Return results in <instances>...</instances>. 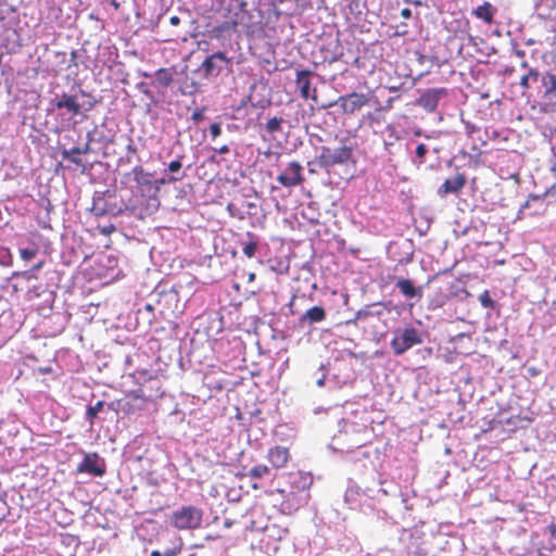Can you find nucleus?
Here are the masks:
<instances>
[{
    "instance_id": "nucleus-45",
    "label": "nucleus",
    "mask_w": 556,
    "mask_h": 556,
    "mask_svg": "<svg viewBox=\"0 0 556 556\" xmlns=\"http://www.w3.org/2000/svg\"><path fill=\"white\" fill-rule=\"evenodd\" d=\"M150 556H162V553L159 551H152Z\"/></svg>"
},
{
    "instance_id": "nucleus-15",
    "label": "nucleus",
    "mask_w": 556,
    "mask_h": 556,
    "mask_svg": "<svg viewBox=\"0 0 556 556\" xmlns=\"http://www.w3.org/2000/svg\"><path fill=\"white\" fill-rule=\"evenodd\" d=\"M396 288L406 299L422 298V287L414 286L413 281L409 279L399 278L396 280Z\"/></svg>"
},
{
    "instance_id": "nucleus-14",
    "label": "nucleus",
    "mask_w": 556,
    "mask_h": 556,
    "mask_svg": "<svg viewBox=\"0 0 556 556\" xmlns=\"http://www.w3.org/2000/svg\"><path fill=\"white\" fill-rule=\"evenodd\" d=\"M445 89H429L421 94L418 99V105L427 112H434L438 108L439 100L442 96H445Z\"/></svg>"
},
{
    "instance_id": "nucleus-42",
    "label": "nucleus",
    "mask_w": 556,
    "mask_h": 556,
    "mask_svg": "<svg viewBox=\"0 0 556 556\" xmlns=\"http://www.w3.org/2000/svg\"><path fill=\"white\" fill-rule=\"evenodd\" d=\"M548 531L552 535H556V525L555 523H551L548 526Z\"/></svg>"
},
{
    "instance_id": "nucleus-31",
    "label": "nucleus",
    "mask_w": 556,
    "mask_h": 556,
    "mask_svg": "<svg viewBox=\"0 0 556 556\" xmlns=\"http://www.w3.org/2000/svg\"><path fill=\"white\" fill-rule=\"evenodd\" d=\"M181 159H182V156H179L177 160H174L168 164V170L170 173H178L181 169V167H182Z\"/></svg>"
},
{
    "instance_id": "nucleus-51",
    "label": "nucleus",
    "mask_w": 556,
    "mask_h": 556,
    "mask_svg": "<svg viewBox=\"0 0 556 556\" xmlns=\"http://www.w3.org/2000/svg\"><path fill=\"white\" fill-rule=\"evenodd\" d=\"M43 372H50L51 369L50 368H46V369H42Z\"/></svg>"
},
{
    "instance_id": "nucleus-7",
    "label": "nucleus",
    "mask_w": 556,
    "mask_h": 556,
    "mask_svg": "<svg viewBox=\"0 0 556 556\" xmlns=\"http://www.w3.org/2000/svg\"><path fill=\"white\" fill-rule=\"evenodd\" d=\"M277 181L286 188L300 186L304 181L303 166L298 161H291L277 176Z\"/></svg>"
},
{
    "instance_id": "nucleus-33",
    "label": "nucleus",
    "mask_w": 556,
    "mask_h": 556,
    "mask_svg": "<svg viewBox=\"0 0 556 556\" xmlns=\"http://www.w3.org/2000/svg\"><path fill=\"white\" fill-rule=\"evenodd\" d=\"M204 112H205V109L204 108H201V109H197L192 115H191V119L194 122V123H199L201 121H203L204 118Z\"/></svg>"
},
{
    "instance_id": "nucleus-52",
    "label": "nucleus",
    "mask_w": 556,
    "mask_h": 556,
    "mask_svg": "<svg viewBox=\"0 0 556 556\" xmlns=\"http://www.w3.org/2000/svg\"><path fill=\"white\" fill-rule=\"evenodd\" d=\"M521 66H522V67H527V66H528L527 62H523V63L521 64Z\"/></svg>"
},
{
    "instance_id": "nucleus-16",
    "label": "nucleus",
    "mask_w": 556,
    "mask_h": 556,
    "mask_svg": "<svg viewBox=\"0 0 556 556\" xmlns=\"http://www.w3.org/2000/svg\"><path fill=\"white\" fill-rule=\"evenodd\" d=\"M496 12L497 9L491 2L484 1L472 11V15L483 21L485 24L492 25L494 23V15Z\"/></svg>"
},
{
    "instance_id": "nucleus-37",
    "label": "nucleus",
    "mask_w": 556,
    "mask_h": 556,
    "mask_svg": "<svg viewBox=\"0 0 556 556\" xmlns=\"http://www.w3.org/2000/svg\"><path fill=\"white\" fill-rule=\"evenodd\" d=\"M401 16L404 18H410L412 17V10L409 8H404L401 11Z\"/></svg>"
},
{
    "instance_id": "nucleus-27",
    "label": "nucleus",
    "mask_w": 556,
    "mask_h": 556,
    "mask_svg": "<svg viewBox=\"0 0 556 556\" xmlns=\"http://www.w3.org/2000/svg\"><path fill=\"white\" fill-rule=\"evenodd\" d=\"M126 399H129L131 401L141 400V401H148V396L143 392L142 388H139L137 390L127 391L125 394Z\"/></svg>"
},
{
    "instance_id": "nucleus-36",
    "label": "nucleus",
    "mask_w": 556,
    "mask_h": 556,
    "mask_svg": "<svg viewBox=\"0 0 556 556\" xmlns=\"http://www.w3.org/2000/svg\"><path fill=\"white\" fill-rule=\"evenodd\" d=\"M81 63L84 64V66L86 68H97L98 67V64L96 61L87 60V61H81Z\"/></svg>"
},
{
    "instance_id": "nucleus-4",
    "label": "nucleus",
    "mask_w": 556,
    "mask_h": 556,
    "mask_svg": "<svg viewBox=\"0 0 556 556\" xmlns=\"http://www.w3.org/2000/svg\"><path fill=\"white\" fill-rule=\"evenodd\" d=\"M353 154L352 148L342 146L336 149L321 147L320 153L316 161L320 167H331L337 164H343L351 160Z\"/></svg>"
},
{
    "instance_id": "nucleus-21",
    "label": "nucleus",
    "mask_w": 556,
    "mask_h": 556,
    "mask_svg": "<svg viewBox=\"0 0 556 556\" xmlns=\"http://www.w3.org/2000/svg\"><path fill=\"white\" fill-rule=\"evenodd\" d=\"M155 80L159 86L167 88L173 84V73L169 68H159L155 72Z\"/></svg>"
},
{
    "instance_id": "nucleus-49",
    "label": "nucleus",
    "mask_w": 556,
    "mask_h": 556,
    "mask_svg": "<svg viewBox=\"0 0 556 556\" xmlns=\"http://www.w3.org/2000/svg\"><path fill=\"white\" fill-rule=\"evenodd\" d=\"M146 308H147L148 311H152V305H151V304H148V305L146 306Z\"/></svg>"
},
{
    "instance_id": "nucleus-3",
    "label": "nucleus",
    "mask_w": 556,
    "mask_h": 556,
    "mask_svg": "<svg viewBox=\"0 0 556 556\" xmlns=\"http://www.w3.org/2000/svg\"><path fill=\"white\" fill-rule=\"evenodd\" d=\"M370 100L371 97L368 93L351 92L345 96H340L334 102L324 105L323 108H330L337 104L340 106L343 114L352 115L362 108L369 105Z\"/></svg>"
},
{
    "instance_id": "nucleus-18",
    "label": "nucleus",
    "mask_w": 556,
    "mask_h": 556,
    "mask_svg": "<svg viewBox=\"0 0 556 556\" xmlns=\"http://www.w3.org/2000/svg\"><path fill=\"white\" fill-rule=\"evenodd\" d=\"M301 319L309 324L320 323L326 319V311L321 306H313L303 314Z\"/></svg>"
},
{
    "instance_id": "nucleus-39",
    "label": "nucleus",
    "mask_w": 556,
    "mask_h": 556,
    "mask_svg": "<svg viewBox=\"0 0 556 556\" xmlns=\"http://www.w3.org/2000/svg\"><path fill=\"white\" fill-rule=\"evenodd\" d=\"M184 176H185V175H181V176H179V177L172 176V177H169V178L167 179V182H176V181H178V180L182 179V178H184ZM160 182H161V184H165V182H166V180H165V179H161V180H160Z\"/></svg>"
},
{
    "instance_id": "nucleus-29",
    "label": "nucleus",
    "mask_w": 556,
    "mask_h": 556,
    "mask_svg": "<svg viewBox=\"0 0 556 556\" xmlns=\"http://www.w3.org/2000/svg\"><path fill=\"white\" fill-rule=\"evenodd\" d=\"M37 249H21L20 256L23 261H30L37 255Z\"/></svg>"
},
{
    "instance_id": "nucleus-8",
    "label": "nucleus",
    "mask_w": 556,
    "mask_h": 556,
    "mask_svg": "<svg viewBox=\"0 0 556 556\" xmlns=\"http://www.w3.org/2000/svg\"><path fill=\"white\" fill-rule=\"evenodd\" d=\"M314 75L311 70H301L296 72L295 85L300 90V96L304 100L311 99L314 102L318 101V92L316 87H312L311 78Z\"/></svg>"
},
{
    "instance_id": "nucleus-40",
    "label": "nucleus",
    "mask_w": 556,
    "mask_h": 556,
    "mask_svg": "<svg viewBox=\"0 0 556 556\" xmlns=\"http://www.w3.org/2000/svg\"><path fill=\"white\" fill-rule=\"evenodd\" d=\"M169 24L172 26H178L180 24V17L177 15H173L169 17Z\"/></svg>"
},
{
    "instance_id": "nucleus-26",
    "label": "nucleus",
    "mask_w": 556,
    "mask_h": 556,
    "mask_svg": "<svg viewBox=\"0 0 556 556\" xmlns=\"http://www.w3.org/2000/svg\"><path fill=\"white\" fill-rule=\"evenodd\" d=\"M282 122V117H271L267 121L265 128L269 134L280 131Z\"/></svg>"
},
{
    "instance_id": "nucleus-9",
    "label": "nucleus",
    "mask_w": 556,
    "mask_h": 556,
    "mask_svg": "<svg viewBox=\"0 0 556 556\" xmlns=\"http://www.w3.org/2000/svg\"><path fill=\"white\" fill-rule=\"evenodd\" d=\"M77 472L102 477L105 473L104 460L97 453L86 454L77 466Z\"/></svg>"
},
{
    "instance_id": "nucleus-28",
    "label": "nucleus",
    "mask_w": 556,
    "mask_h": 556,
    "mask_svg": "<svg viewBox=\"0 0 556 556\" xmlns=\"http://www.w3.org/2000/svg\"><path fill=\"white\" fill-rule=\"evenodd\" d=\"M479 301L481 303V305L483 307H486V308H493L494 307V301L491 299L490 296V292L488 290H484L480 295H479Z\"/></svg>"
},
{
    "instance_id": "nucleus-30",
    "label": "nucleus",
    "mask_w": 556,
    "mask_h": 556,
    "mask_svg": "<svg viewBox=\"0 0 556 556\" xmlns=\"http://www.w3.org/2000/svg\"><path fill=\"white\" fill-rule=\"evenodd\" d=\"M428 153V148L425 143H419L417 147H416V155L418 157V163L419 164H422L424 163V157L426 156V154Z\"/></svg>"
},
{
    "instance_id": "nucleus-12",
    "label": "nucleus",
    "mask_w": 556,
    "mask_h": 556,
    "mask_svg": "<svg viewBox=\"0 0 556 556\" xmlns=\"http://www.w3.org/2000/svg\"><path fill=\"white\" fill-rule=\"evenodd\" d=\"M266 458L273 469L285 468L290 459L289 448L280 445L273 446L268 450Z\"/></svg>"
},
{
    "instance_id": "nucleus-38",
    "label": "nucleus",
    "mask_w": 556,
    "mask_h": 556,
    "mask_svg": "<svg viewBox=\"0 0 556 556\" xmlns=\"http://www.w3.org/2000/svg\"><path fill=\"white\" fill-rule=\"evenodd\" d=\"M115 230V227L113 225H109V226H105V227H102L101 228V232L103 235H110L112 233L113 231Z\"/></svg>"
},
{
    "instance_id": "nucleus-32",
    "label": "nucleus",
    "mask_w": 556,
    "mask_h": 556,
    "mask_svg": "<svg viewBox=\"0 0 556 556\" xmlns=\"http://www.w3.org/2000/svg\"><path fill=\"white\" fill-rule=\"evenodd\" d=\"M181 546H182V543L179 542V544L177 546L168 548L164 553H162V556H177L181 552Z\"/></svg>"
},
{
    "instance_id": "nucleus-47",
    "label": "nucleus",
    "mask_w": 556,
    "mask_h": 556,
    "mask_svg": "<svg viewBox=\"0 0 556 556\" xmlns=\"http://www.w3.org/2000/svg\"><path fill=\"white\" fill-rule=\"evenodd\" d=\"M231 526V521L230 520H226L225 521V527H230Z\"/></svg>"
},
{
    "instance_id": "nucleus-13",
    "label": "nucleus",
    "mask_w": 556,
    "mask_h": 556,
    "mask_svg": "<svg viewBox=\"0 0 556 556\" xmlns=\"http://www.w3.org/2000/svg\"><path fill=\"white\" fill-rule=\"evenodd\" d=\"M51 105L56 110L65 109L73 116L78 115L81 109L77 101V97L65 92L62 93L59 98L52 100Z\"/></svg>"
},
{
    "instance_id": "nucleus-53",
    "label": "nucleus",
    "mask_w": 556,
    "mask_h": 556,
    "mask_svg": "<svg viewBox=\"0 0 556 556\" xmlns=\"http://www.w3.org/2000/svg\"><path fill=\"white\" fill-rule=\"evenodd\" d=\"M23 275L26 276L27 278H30V276L27 275V271H24Z\"/></svg>"
},
{
    "instance_id": "nucleus-19",
    "label": "nucleus",
    "mask_w": 556,
    "mask_h": 556,
    "mask_svg": "<svg viewBox=\"0 0 556 556\" xmlns=\"http://www.w3.org/2000/svg\"><path fill=\"white\" fill-rule=\"evenodd\" d=\"M245 236L248 241L243 243L242 251L247 257L252 258L258 249V237L251 231H248Z\"/></svg>"
},
{
    "instance_id": "nucleus-2",
    "label": "nucleus",
    "mask_w": 556,
    "mask_h": 556,
    "mask_svg": "<svg viewBox=\"0 0 556 556\" xmlns=\"http://www.w3.org/2000/svg\"><path fill=\"white\" fill-rule=\"evenodd\" d=\"M422 338L420 332L413 326L394 330L393 338L390 342L393 354L400 356L415 345L421 344Z\"/></svg>"
},
{
    "instance_id": "nucleus-46",
    "label": "nucleus",
    "mask_w": 556,
    "mask_h": 556,
    "mask_svg": "<svg viewBox=\"0 0 556 556\" xmlns=\"http://www.w3.org/2000/svg\"><path fill=\"white\" fill-rule=\"evenodd\" d=\"M286 505H287V503H281L282 510H285V509H287V508H288V509H289V511H290V510L292 509V507H291V506H289V505L286 507Z\"/></svg>"
},
{
    "instance_id": "nucleus-25",
    "label": "nucleus",
    "mask_w": 556,
    "mask_h": 556,
    "mask_svg": "<svg viewBox=\"0 0 556 556\" xmlns=\"http://www.w3.org/2000/svg\"><path fill=\"white\" fill-rule=\"evenodd\" d=\"M81 153L79 148H74L71 151H64L63 157L71 161L72 163L81 166V159L78 156Z\"/></svg>"
},
{
    "instance_id": "nucleus-24",
    "label": "nucleus",
    "mask_w": 556,
    "mask_h": 556,
    "mask_svg": "<svg viewBox=\"0 0 556 556\" xmlns=\"http://www.w3.org/2000/svg\"><path fill=\"white\" fill-rule=\"evenodd\" d=\"M103 407L104 401H98L94 405H90L87 407L86 417L91 425L93 424V420L98 416V414L103 409Z\"/></svg>"
},
{
    "instance_id": "nucleus-44",
    "label": "nucleus",
    "mask_w": 556,
    "mask_h": 556,
    "mask_svg": "<svg viewBox=\"0 0 556 556\" xmlns=\"http://www.w3.org/2000/svg\"><path fill=\"white\" fill-rule=\"evenodd\" d=\"M255 278H256V275L254 273H250L249 277H248V280H249V282H252V281L255 280Z\"/></svg>"
},
{
    "instance_id": "nucleus-10",
    "label": "nucleus",
    "mask_w": 556,
    "mask_h": 556,
    "mask_svg": "<svg viewBox=\"0 0 556 556\" xmlns=\"http://www.w3.org/2000/svg\"><path fill=\"white\" fill-rule=\"evenodd\" d=\"M231 61L230 58L223 51L215 52L202 62L201 70L205 77L217 76L222 71L223 64H228Z\"/></svg>"
},
{
    "instance_id": "nucleus-48",
    "label": "nucleus",
    "mask_w": 556,
    "mask_h": 556,
    "mask_svg": "<svg viewBox=\"0 0 556 556\" xmlns=\"http://www.w3.org/2000/svg\"><path fill=\"white\" fill-rule=\"evenodd\" d=\"M89 18H91V20H98V17H97L94 14H92V13L89 15Z\"/></svg>"
},
{
    "instance_id": "nucleus-17",
    "label": "nucleus",
    "mask_w": 556,
    "mask_h": 556,
    "mask_svg": "<svg viewBox=\"0 0 556 556\" xmlns=\"http://www.w3.org/2000/svg\"><path fill=\"white\" fill-rule=\"evenodd\" d=\"M541 81L544 87V96L556 100V74L547 72L542 76Z\"/></svg>"
},
{
    "instance_id": "nucleus-22",
    "label": "nucleus",
    "mask_w": 556,
    "mask_h": 556,
    "mask_svg": "<svg viewBox=\"0 0 556 556\" xmlns=\"http://www.w3.org/2000/svg\"><path fill=\"white\" fill-rule=\"evenodd\" d=\"M540 77V72L536 68H530L529 72L520 78L519 85L522 89L528 90L530 88V80L536 81Z\"/></svg>"
},
{
    "instance_id": "nucleus-11",
    "label": "nucleus",
    "mask_w": 556,
    "mask_h": 556,
    "mask_svg": "<svg viewBox=\"0 0 556 556\" xmlns=\"http://www.w3.org/2000/svg\"><path fill=\"white\" fill-rule=\"evenodd\" d=\"M467 178L465 174H457L452 178L445 179V181L438 188L437 194L444 199L448 194L458 195L466 186Z\"/></svg>"
},
{
    "instance_id": "nucleus-43",
    "label": "nucleus",
    "mask_w": 556,
    "mask_h": 556,
    "mask_svg": "<svg viewBox=\"0 0 556 556\" xmlns=\"http://www.w3.org/2000/svg\"><path fill=\"white\" fill-rule=\"evenodd\" d=\"M42 266H43V262L41 261V262H39V263L35 264V265L33 266L31 270H39V269H41V268H42Z\"/></svg>"
},
{
    "instance_id": "nucleus-1",
    "label": "nucleus",
    "mask_w": 556,
    "mask_h": 556,
    "mask_svg": "<svg viewBox=\"0 0 556 556\" xmlns=\"http://www.w3.org/2000/svg\"><path fill=\"white\" fill-rule=\"evenodd\" d=\"M170 525L179 531L197 530L203 521V510L192 505L181 506L170 515Z\"/></svg>"
},
{
    "instance_id": "nucleus-41",
    "label": "nucleus",
    "mask_w": 556,
    "mask_h": 556,
    "mask_svg": "<svg viewBox=\"0 0 556 556\" xmlns=\"http://www.w3.org/2000/svg\"><path fill=\"white\" fill-rule=\"evenodd\" d=\"M214 150H215L217 153H219V154H226V153H228V152H229V148H228V146H227V144H224V146H222V147H219V148H217V149H214Z\"/></svg>"
},
{
    "instance_id": "nucleus-5",
    "label": "nucleus",
    "mask_w": 556,
    "mask_h": 556,
    "mask_svg": "<svg viewBox=\"0 0 556 556\" xmlns=\"http://www.w3.org/2000/svg\"><path fill=\"white\" fill-rule=\"evenodd\" d=\"M127 176H131L136 182V188L141 195L155 194L159 191V187L152 181L153 174L147 172L142 166H135Z\"/></svg>"
},
{
    "instance_id": "nucleus-6",
    "label": "nucleus",
    "mask_w": 556,
    "mask_h": 556,
    "mask_svg": "<svg viewBox=\"0 0 556 556\" xmlns=\"http://www.w3.org/2000/svg\"><path fill=\"white\" fill-rule=\"evenodd\" d=\"M245 2H240L235 7L226 9L224 14L225 21L214 28V33L220 35L223 33L233 30L242 22L243 14L245 12Z\"/></svg>"
},
{
    "instance_id": "nucleus-23",
    "label": "nucleus",
    "mask_w": 556,
    "mask_h": 556,
    "mask_svg": "<svg viewBox=\"0 0 556 556\" xmlns=\"http://www.w3.org/2000/svg\"><path fill=\"white\" fill-rule=\"evenodd\" d=\"M270 473V468L266 465H256L248 473L250 478L260 479Z\"/></svg>"
},
{
    "instance_id": "nucleus-34",
    "label": "nucleus",
    "mask_w": 556,
    "mask_h": 556,
    "mask_svg": "<svg viewBox=\"0 0 556 556\" xmlns=\"http://www.w3.org/2000/svg\"><path fill=\"white\" fill-rule=\"evenodd\" d=\"M86 52H87V50L85 48H81L79 51H76V50L72 51L71 61L73 62V64L75 66H78L77 59H79L81 56V53H86Z\"/></svg>"
},
{
    "instance_id": "nucleus-35",
    "label": "nucleus",
    "mask_w": 556,
    "mask_h": 556,
    "mask_svg": "<svg viewBox=\"0 0 556 556\" xmlns=\"http://www.w3.org/2000/svg\"><path fill=\"white\" fill-rule=\"evenodd\" d=\"M210 134L213 139L217 138L222 134L220 125L217 123H214L210 126Z\"/></svg>"
},
{
    "instance_id": "nucleus-50",
    "label": "nucleus",
    "mask_w": 556,
    "mask_h": 556,
    "mask_svg": "<svg viewBox=\"0 0 556 556\" xmlns=\"http://www.w3.org/2000/svg\"><path fill=\"white\" fill-rule=\"evenodd\" d=\"M213 539H215V536L210 535V534H208V535H206V540H213Z\"/></svg>"
},
{
    "instance_id": "nucleus-20",
    "label": "nucleus",
    "mask_w": 556,
    "mask_h": 556,
    "mask_svg": "<svg viewBox=\"0 0 556 556\" xmlns=\"http://www.w3.org/2000/svg\"><path fill=\"white\" fill-rule=\"evenodd\" d=\"M535 202L540 203L541 210L540 211H535L533 213V215H535V214H543L544 211H545V208L543 207V202H544L543 197L542 195L531 194V195H529V198L525 202V204L519 208V211H518V218H523V217L528 216V214L526 213V210L531 205V203H535Z\"/></svg>"
}]
</instances>
